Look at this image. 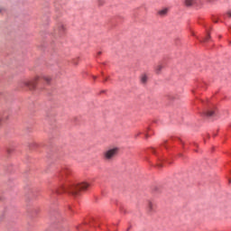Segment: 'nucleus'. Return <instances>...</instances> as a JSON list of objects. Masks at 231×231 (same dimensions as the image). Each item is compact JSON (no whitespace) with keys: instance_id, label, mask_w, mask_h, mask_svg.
<instances>
[{"instance_id":"nucleus-1","label":"nucleus","mask_w":231,"mask_h":231,"mask_svg":"<svg viewBox=\"0 0 231 231\" xmlns=\"http://www.w3.org/2000/svg\"><path fill=\"white\" fill-rule=\"evenodd\" d=\"M89 187V183L81 182L79 184H67L60 186L59 189L55 190L56 194H63V192H68L72 196H79L80 190H87Z\"/></svg>"},{"instance_id":"nucleus-2","label":"nucleus","mask_w":231,"mask_h":231,"mask_svg":"<svg viewBox=\"0 0 231 231\" xmlns=\"http://www.w3.org/2000/svg\"><path fill=\"white\" fill-rule=\"evenodd\" d=\"M118 154V148H111L104 152L103 158L106 162H111Z\"/></svg>"},{"instance_id":"nucleus-3","label":"nucleus","mask_w":231,"mask_h":231,"mask_svg":"<svg viewBox=\"0 0 231 231\" xmlns=\"http://www.w3.org/2000/svg\"><path fill=\"white\" fill-rule=\"evenodd\" d=\"M184 6L187 8H201L203 2L201 0H183Z\"/></svg>"},{"instance_id":"nucleus-4","label":"nucleus","mask_w":231,"mask_h":231,"mask_svg":"<svg viewBox=\"0 0 231 231\" xmlns=\"http://www.w3.org/2000/svg\"><path fill=\"white\" fill-rule=\"evenodd\" d=\"M37 80H39V76H36L32 80H23V84L26 88H29V89H35Z\"/></svg>"},{"instance_id":"nucleus-5","label":"nucleus","mask_w":231,"mask_h":231,"mask_svg":"<svg viewBox=\"0 0 231 231\" xmlns=\"http://www.w3.org/2000/svg\"><path fill=\"white\" fill-rule=\"evenodd\" d=\"M64 24L59 23L55 29L56 33H59L60 35L64 33Z\"/></svg>"},{"instance_id":"nucleus-6","label":"nucleus","mask_w":231,"mask_h":231,"mask_svg":"<svg viewBox=\"0 0 231 231\" xmlns=\"http://www.w3.org/2000/svg\"><path fill=\"white\" fill-rule=\"evenodd\" d=\"M69 174H71V170H69V168H65L60 171L61 178H64V176H69Z\"/></svg>"},{"instance_id":"nucleus-7","label":"nucleus","mask_w":231,"mask_h":231,"mask_svg":"<svg viewBox=\"0 0 231 231\" xmlns=\"http://www.w3.org/2000/svg\"><path fill=\"white\" fill-rule=\"evenodd\" d=\"M169 14V8L165 7L158 11V15L161 17H165Z\"/></svg>"},{"instance_id":"nucleus-8","label":"nucleus","mask_w":231,"mask_h":231,"mask_svg":"<svg viewBox=\"0 0 231 231\" xmlns=\"http://www.w3.org/2000/svg\"><path fill=\"white\" fill-rule=\"evenodd\" d=\"M154 204L151 201L148 202V206H147V211L149 212V214H152V212H154Z\"/></svg>"},{"instance_id":"nucleus-9","label":"nucleus","mask_w":231,"mask_h":231,"mask_svg":"<svg viewBox=\"0 0 231 231\" xmlns=\"http://www.w3.org/2000/svg\"><path fill=\"white\" fill-rule=\"evenodd\" d=\"M165 68V66L163 64H159L155 67V72L157 74L162 73V69H163Z\"/></svg>"},{"instance_id":"nucleus-10","label":"nucleus","mask_w":231,"mask_h":231,"mask_svg":"<svg viewBox=\"0 0 231 231\" xmlns=\"http://www.w3.org/2000/svg\"><path fill=\"white\" fill-rule=\"evenodd\" d=\"M140 80L143 84H147V80H149V78L145 74H143L140 77Z\"/></svg>"},{"instance_id":"nucleus-11","label":"nucleus","mask_w":231,"mask_h":231,"mask_svg":"<svg viewBox=\"0 0 231 231\" xmlns=\"http://www.w3.org/2000/svg\"><path fill=\"white\" fill-rule=\"evenodd\" d=\"M214 110H208L206 112V116H208V118H210L211 116H214Z\"/></svg>"},{"instance_id":"nucleus-12","label":"nucleus","mask_w":231,"mask_h":231,"mask_svg":"<svg viewBox=\"0 0 231 231\" xmlns=\"http://www.w3.org/2000/svg\"><path fill=\"white\" fill-rule=\"evenodd\" d=\"M42 79L43 80H46L47 84H50V82H51V78H50V76H43Z\"/></svg>"},{"instance_id":"nucleus-13","label":"nucleus","mask_w":231,"mask_h":231,"mask_svg":"<svg viewBox=\"0 0 231 231\" xmlns=\"http://www.w3.org/2000/svg\"><path fill=\"white\" fill-rule=\"evenodd\" d=\"M208 39H210V35H207V37L204 39V42H207V41H208Z\"/></svg>"},{"instance_id":"nucleus-14","label":"nucleus","mask_w":231,"mask_h":231,"mask_svg":"<svg viewBox=\"0 0 231 231\" xmlns=\"http://www.w3.org/2000/svg\"><path fill=\"white\" fill-rule=\"evenodd\" d=\"M226 15H228L229 17H231V10H228V11L226 12Z\"/></svg>"}]
</instances>
